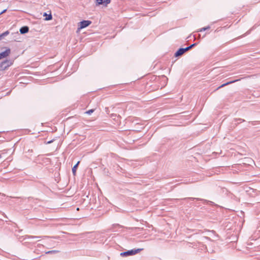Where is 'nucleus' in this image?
<instances>
[{"label": "nucleus", "mask_w": 260, "mask_h": 260, "mask_svg": "<svg viewBox=\"0 0 260 260\" xmlns=\"http://www.w3.org/2000/svg\"><path fill=\"white\" fill-rule=\"evenodd\" d=\"M91 23V22L89 20H83L80 22L79 29H82L89 26Z\"/></svg>", "instance_id": "f03ea898"}, {"label": "nucleus", "mask_w": 260, "mask_h": 260, "mask_svg": "<svg viewBox=\"0 0 260 260\" xmlns=\"http://www.w3.org/2000/svg\"><path fill=\"white\" fill-rule=\"evenodd\" d=\"M29 30V28L27 26H24L23 27H21L20 29V32L21 34H24L25 33H27Z\"/></svg>", "instance_id": "423d86ee"}, {"label": "nucleus", "mask_w": 260, "mask_h": 260, "mask_svg": "<svg viewBox=\"0 0 260 260\" xmlns=\"http://www.w3.org/2000/svg\"><path fill=\"white\" fill-rule=\"evenodd\" d=\"M2 39V36H1V35H0V40H1Z\"/></svg>", "instance_id": "6ab92c4d"}, {"label": "nucleus", "mask_w": 260, "mask_h": 260, "mask_svg": "<svg viewBox=\"0 0 260 260\" xmlns=\"http://www.w3.org/2000/svg\"><path fill=\"white\" fill-rule=\"evenodd\" d=\"M111 0H96V5L102 4L107 5L110 3Z\"/></svg>", "instance_id": "39448f33"}, {"label": "nucleus", "mask_w": 260, "mask_h": 260, "mask_svg": "<svg viewBox=\"0 0 260 260\" xmlns=\"http://www.w3.org/2000/svg\"><path fill=\"white\" fill-rule=\"evenodd\" d=\"M79 163H80V161H78L77 162V163L72 168V173L74 176L76 175L77 168Z\"/></svg>", "instance_id": "6e6552de"}, {"label": "nucleus", "mask_w": 260, "mask_h": 260, "mask_svg": "<svg viewBox=\"0 0 260 260\" xmlns=\"http://www.w3.org/2000/svg\"><path fill=\"white\" fill-rule=\"evenodd\" d=\"M52 141H49L48 142V143H50Z\"/></svg>", "instance_id": "aec40b11"}, {"label": "nucleus", "mask_w": 260, "mask_h": 260, "mask_svg": "<svg viewBox=\"0 0 260 260\" xmlns=\"http://www.w3.org/2000/svg\"><path fill=\"white\" fill-rule=\"evenodd\" d=\"M238 120L240 121V122H243L244 121V120L243 119H239Z\"/></svg>", "instance_id": "a211bd4d"}, {"label": "nucleus", "mask_w": 260, "mask_h": 260, "mask_svg": "<svg viewBox=\"0 0 260 260\" xmlns=\"http://www.w3.org/2000/svg\"><path fill=\"white\" fill-rule=\"evenodd\" d=\"M11 53V50L10 48L7 49L5 51L0 53V59L3 58L7 57Z\"/></svg>", "instance_id": "7ed1b4c3"}, {"label": "nucleus", "mask_w": 260, "mask_h": 260, "mask_svg": "<svg viewBox=\"0 0 260 260\" xmlns=\"http://www.w3.org/2000/svg\"><path fill=\"white\" fill-rule=\"evenodd\" d=\"M6 11H7V9H5V10H4L3 11H2V12L0 13V15H1V14H2L4 13L5 12H6Z\"/></svg>", "instance_id": "f3484780"}, {"label": "nucleus", "mask_w": 260, "mask_h": 260, "mask_svg": "<svg viewBox=\"0 0 260 260\" xmlns=\"http://www.w3.org/2000/svg\"><path fill=\"white\" fill-rule=\"evenodd\" d=\"M238 81V80H234V81H230V82H226L224 84H222L221 86H220L218 88H221V87H223L226 85H228L229 84H230L231 83H234L236 81Z\"/></svg>", "instance_id": "9d476101"}, {"label": "nucleus", "mask_w": 260, "mask_h": 260, "mask_svg": "<svg viewBox=\"0 0 260 260\" xmlns=\"http://www.w3.org/2000/svg\"><path fill=\"white\" fill-rule=\"evenodd\" d=\"M9 34V31L8 30H7L1 35L2 36V38H3L4 37L7 36Z\"/></svg>", "instance_id": "f8f14e48"}, {"label": "nucleus", "mask_w": 260, "mask_h": 260, "mask_svg": "<svg viewBox=\"0 0 260 260\" xmlns=\"http://www.w3.org/2000/svg\"><path fill=\"white\" fill-rule=\"evenodd\" d=\"M1 66L5 68L10 66V61L9 60H5L1 63Z\"/></svg>", "instance_id": "0eeeda50"}, {"label": "nucleus", "mask_w": 260, "mask_h": 260, "mask_svg": "<svg viewBox=\"0 0 260 260\" xmlns=\"http://www.w3.org/2000/svg\"><path fill=\"white\" fill-rule=\"evenodd\" d=\"M209 28H210L209 26L206 27H203L201 29H200V31H205V30H207L208 29H209Z\"/></svg>", "instance_id": "4468645a"}, {"label": "nucleus", "mask_w": 260, "mask_h": 260, "mask_svg": "<svg viewBox=\"0 0 260 260\" xmlns=\"http://www.w3.org/2000/svg\"><path fill=\"white\" fill-rule=\"evenodd\" d=\"M196 43H194L191 45H190L189 46L186 47L187 50H189V49H190L191 48H192L193 47L195 46L196 45Z\"/></svg>", "instance_id": "ddd939ff"}, {"label": "nucleus", "mask_w": 260, "mask_h": 260, "mask_svg": "<svg viewBox=\"0 0 260 260\" xmlns=\"http://www.w3.org/2000/svg\"><path fill=\"white\" fill-rule=\"evenodd\" d=\"M44 16H46V18H45V20H50L52 19L51 14L47 15V13H45L44 14Z\"/></svg>", "instance_id": "1a4fd4ad"}, {"label": "nucleus", "mask_w": 260, "mask_h": 260, "mask_svg": "<svg viewBox=\"0 0 260 260\" xmlns=\"http://www.w3.org/2000/svg\"><path fill=\"white\" fill-rule=\"evenodd\" d=\"M29 238H34V239H37V238H40V237H38V236H29Z\"/></svg>", "instance_id": "dca6fc26"}, {"label": "nucleus", "mask_w": 260, "mask_h": 260, "mask_svg": "<svg viewBox=\"0 0 260 260\" xmlns=\"http://www.w3.org/2000/svg\"><path fill=\"white\" fill-rule=\"evenodd\" d=\"M1 157H2V156H1V155L0 154V158H1Z\"/></svg>", "instance_id": "412c9836"}, {"label": "nucleus", "mask_w": 260, "mask_h": 260, "mask_svg": "<svg viewBox=\"0 0 260 260\" xmlns=\"http://www.w3.org/2000/svg\"><path fill=\"white\" fill-rule=\"evenodd\" d=\"M59 251L58 250H51L45 252L46 254H53V253H57L59 252Z\"/></svg>", "instance_id": "9b49d317"}, {"label": "nucleus", "mask_w": 260, "mask_h": 260, "mask_svg": "<svg viewBox=\"0 0 260 260\" xmlns=\"http://www.w3.org/2000/svg\"><path fill=\"white\" fill-rule=\"evenodd\" d=\"M143 250L142 248H138L137 249H132L131 250H127L126 251L122 252L120 253L121 256H126L129 255H133L136 254V253L139 252L140 251Z\"/></svg>", "instance_id": "f257e3e1"}, {"label": "nucleus", "mask_w": 260, "mask_h": 260, "mask_svg": "<svg viewBox=\"0 0 260 260\" xmlns=\"http://www.w3.org/2000/svg\"><path fill=\"white\" fill-rule=\"evenodd\" d=\"M188 51L186 47L185 48H180L178 49V50L175 53V56L176 57H178L179 56H181L183 54H184L186 51Z\"/></svg>", "instance_id": "20e7f679"}, {"label": "nucleus", "mask_w": 260, "mask_h": 260, "mask_svg": "<svg viewBox=\"0 0 260 260\" xmlns=\"http://www.w3.org/2000/svg\"><path fill=\"white\" fill-rule=\"evenodd\" d=\"M94 111V109H90L87 111L86 112V113L88 114H91L93 112V111Z\"/></svg>", "instance_id": "2eb2a0df"}]
</instances>
